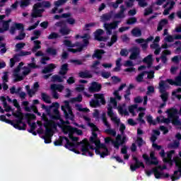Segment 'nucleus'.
Listing matches in <instances>:
<instances>
[{"label":"nucleus","mask_w":181,"mask_h":181,"mask_svg":"<svg viewBox=\"0 0 181 181\" xmlns=\"http://www.w3.org/2000/svg\"><path fill=\"white\" fill-rule=\"evenodd\" d=\"M83 119L92 129V136L90 137V141H88L87 139H84L80 142L71 143L66 137H64L62 139L54 141V145L56 146L62 145V141H65V148L69 151H72L74 153H77L78 155L81 153V155H85L86 156H93V153L90 152V149H94V146H93L91 144H95V153L97 155H100V158L107 156V155H108V150L104 144H101L100 139L97 137L98 134H100L98 127L94 124L90 122L91 119L88 116H83Z\"/></svg>","instance_id":"obj_1"},{"label":"nucleus","mask_w":181,"mask_h":181,"mask_svg":"<svg viewBox=\"0 0 181 181\" xmlns=\"http://www.w3.org/2000/svg\"><path fill=\"white\" fill-rule=\"evenodd\" d=\"M46 123L44 127L46 129L45 135L44 136L45 143L50 144L52 142L51 138L53 136V132L56 129V127H60L62 128L64 134H68L70 139L73 141L72 144L78 143V137H76L73 136V134H77V135H83V132L80 129H77L76 128H71V127L66 124L63 120L59 119L60 124H57L55 122L53 121H47L45 119Z\"/></svg>","instance_id":"obj_2"},{"label":"nucleus","mask_w":181,"mask_h":181,"mask_svg":"<svg viewBox=\"0 0 181 181\" xmlns=\"http://www.w3.org/2000/svg\"><path fill=\"white\" fill-rule=\"evenodd\" d=\"M83 39V43L81 44L80 42H76V44L71 43V41L69 40H64L63 42L64 46H66V47H77V49H73V48H69L68 51L71 52L72 53H77V52H81L83 50V48L85 47V46H87L88 45V39H90V35L85 34L84 36H80L79 35H77L75 36V39Z\"/></svg>","instance_id":"obj_3"},{"label":"nucleus","mask_w":181,"mask_h":181,"mask_svg":"<svg viewBox=\"0 0 181 181\" xmlns=\"http://www.w3.org/2000/svg\"><path fill=\"white\" fill-rule=\"evenodd\" d=\"M13 104L16 108H17V112H13L12 114L13 117L16 118H18V120H16L15 122H12L11 120L8 121V124H11L14 127V128H16V129H25V123L22 122V119H23V115L21 112V106H19V103H18V100L16 99L13 100Z\"/></svg>","instance_id":"obj_4"},{"label":"nucleus","mask_w":181,"mask_h":181,"mask_svg":"<svg viewBox=\"0 0 181 181\" xmlns=\"http://www.w3.org/2000/svg\"><path fill=\"white\" fill-rule=\"evenodd\" d=\"M23 66V62H21L13 71V77L16 81H22L26 76L30 74V68ZM23 67V68H22Z\"/></svg>","instance_id":"obj_5"},{"label":"nucleus","mask_w":181,"mask_h":181,"mask_svg":"<svg viewBox=\"0 0 181 181\" xmlns=\"http://www.w3.org/2000/svg\"><path fill=\"white\" fill-rule=\"evenodd\" d=\"M50 6L51 4L49 1L35 4L31 13L30 23H33V19H35V18H40L42 16V13L45 12V9H43V8H50Z\"/></svg>","instance_id":"obj_6"},{"label":"nucleus","mask_w":181,"mask_h":181,"mask_svg":"<svg viewBox=\"0 0 181 181\" xmlns=\"http://www.w3.org/2000/svg\"><path fill=\"white\" fill-rule=\"evenodd\" d=\"M173 160L175 163L176 170L174 172L173 175L171 177L173 181L177 180L181 176V158L180 157H174Z\"/></svg>","instance_id":"obj_7"},{"label":"nucleus","mask_w":181,"mask_h":181,"mask_svg":"<svg viewBox=\"0 0 181 181\" xmlns=\"http://www.w3.org/2000/svg\"><path fill=\"white\" fill-rule=\"evenodd\" d=\"M143 158L146 165H153L154 166H158V165H159V160H158V158L155 156V153L153 151L150 153V157L146 154H143Z\"/></svg>","instance_id":"obj_8"},{"label":"nucleus","mask_w":181,"mask_h":181,"mask_svg":"<svg viewBox=\"0 0 181 181\" xmlns=\"http://www.w3.org/2000/svg\"><path fill=\"white\" fill-rule=\"evenodd\" d=\"M64 104V105L62 106V110L64 111L66 118L73 121L74 119V115H73V111H71V108L69 105V101L65 100Z\"/></svg>","instance_id":"obj_9"},{"label":"nucleus","mask_w":181,"mask_h":181,"mask_svg":"<svg viewBox=\"0 0 181 181\" xmlns=\"http://www.w3.org/2000/svg\"><path fill=\"white\" fill-rule=\"evenodd\" d=\"M167 167L166 165H163V167L160 165L156 166L155 168H153V172L154 174V176L156 179H160V177H169V174L168 173H160L159 172V170H165V169H166Z\"/></svg>","instance_id":"obj_10"},{"label":"nucleus","mask_w":181,"mask_h":181,"mask_svg":"<svg viewBox=\"0 0 181 181\" xmlns=\"http://www.w3.org/2000/svg\"><path fill=\"white\" fill-rule=\"evenodd\" d=\"M30 54H32V52H28V51H21L18 54H16L10 59V67H13L15 66V63H18L19 62L20 57L22 56H30Z\"/></svg>","instance_id":"obj_11"},{"label":"nucleus","mask_w":181,"mask_h":181,"mask_svg":"<svg viewBox=\"0 0 181 181\" xmlns=\"http://www.w3.org/2000/svg\"><path fill=\"white\" fill-rule=\"evenodd\" d=\"M129 52L131 53L129 56L130 60H136L141 53V49L138 47H133L129 49Z\"/></svg>","instance_id":"obj_12"},{"label":"nucleus","mask_w":181,"mask_h":181,"mask_svg":"<svg viewBox=\"0 0 181 181\" xmlns=\"http://www.w3.org/2000/svg\"><path fill=\"white\" fill-rule=\"evenodd\" d=\"M107 115L111 119H114V98H110L107 102Z\"/></svg>","instance_id":"obj_13"},{"label":"nucleus","mask_w":181,"mask_h":181,"mask_svg":"<svg viewBox=\"0 0 181 181\" xmlns=\"http://www.w3.org/2000/svg\"><path fill=\"white\" fill-rule=\"evenodd\" d=\"M101 90V84L97 82H92L88 87V93H98Z\"/></svg>","instance_id":"obj_14"},{"label":"nucleus","mask_w":181,"mask_h":181,"mask_svg":"<svg viewBox=\"0 0 181 181\" xmlns=\"http://www.w3.org/2000/svg\"><path fill=\"white\" fill-rule=\"evenodd\" d=\"M16 30H23V24L19 23H13L10 28L9 32L11 35H15Z\"/></svg>","instance_id":"obj_15"},{"label":"nucleus","mask_w":181,"mask_h":181,"mask_svg":"<svg viewBox=\"0 0 181 181\" xmlns=\"http://www.w3.org/2000/svg\"><path fill=\"white\" fill-rule=\"evenodd\" d=\"M166 81L171 86H177L181 87V75L177 76L175 81L173 79H167Z\"/></svg>","instance_id":"obj_16"},{"label":"nucleus","mask_w":181,"mask_h":181,"mask_svg":"<svg viewBox=\"0 0 181 181\" xmlns=\"http://www.w3.org/2000/svg\"><path fill=\"white\" fill-rule=\"evenodd\" d=\"M170 54H172V52H170V50L165 49L162 52L160 59L164 64H166V63H168V57L167 56H169Z\"/></svg>","instance_id":"obj_17"},{"label":"nucleus","mask_w":181,"mask_h":181,"mask_svg":"<svg viewBox=\"0 0 181 181\" xmlns=\"http://www.w3.org/2000/svg\"><path fill=\"white\" fill-rule=\"evenodd\" d=\"M121 138H122L121 134H118L116 137V140L114 143V145H115V148H116L117 149H119L120 145L124 144V143L125 142V137H123V139H121Z\"/></svg>","instance_id":"obj_18"},{"label":"nucleus","mask_w":181,"mask_h":181,"mask_svg":"<svg viewBox=\"0 0 181 181\" xmlns=\"http://www.w3.org/2000/svg\"><path fill=\"white\" fill-rule=\"evenodd\" d=\"M103 35H104V30H103L102 29L96 30L95 32V39L100 42H105V38H104V37H102Z\"/></svg>","instance_id":"obj_19"},{"label":"nucleus","mask_w":181,"mask_h":181,"mask_svg":"<svg viewBox=\"0 0 181 181\" xmlns=\"http://www.w3.org/2000/svg\"><path fill=\"white\" fill-rule=\"evenodd\" d=\"M11 22H12L11 19L2 21V27L0 28V33H4V32H6V30H9V23H11Z\"/></svg>","instance_id":"obj_20"},{"label":"nucleus","mask_w":181,"mask_h":181,"mask_svg":"<svg viewBox=\"0 0 181 181\" xmlns=\"http://www.w3.org/2000/svg\"><path fill=\"white\" fill-rule=\"evenodd\" d=\"M59 107L60 105L59 104V103H54L49 107V110H50L51 108H56L54 109V114L57 115L55 117L57 119H60V115L59 114V110H57L58 108H59Z\"/></svg>","instance_id":"obj_21"},{"label":"nucleus","mask_w":181,"mask_h":181,"mask_svg":"<svg viewBox=\"0 0 181 181\" xmlns=\"http://www.w3.org/2000/svg\"><path fill=\"white\" fill-rule=\"evenodd\" d=\"M125 87H127V83H122L118 88L117 90H115L114 92V95H115V100H121V95H119V91H122V90H124V88H125Z\"/></svg>","instance_id":"obj_22"},{"label":"nucleus","mask_w":181,"mask_h":181,"mask_svg":"<svg viewBox=\"0 0 181 181\" xmlns=\"http://www.w3.org/2000/svg\"><path fill=\"white\" fill-rule=\"evenodd\" d=\"M114 122L119 127V131L121 134H124V131H125V124L121 123V120L117 117H114Z\"/></svg>","instance_id":"obj_23"},{"label":"nucleus","mask_w":181,"mask_h":181,"mask_svg":"<svg viewBox=\"0 0 181 181\" xmlns=\"http://www.w3.org/2000/svg\"><path fill=\"white\" fill-rule=\"evenodd\" d=\"M125 11H127V8H125V6H124V5H122L120 6L119 12L115 16V18L117 19H122V18H125V14H124V12H125Z\"/></svg>","instance_id":"obj_24"},{"label":"nucleus","mask_w":181,"mask_h":181,"mask_svg":"<svg viewBox=\"0 0 181 181\" xmlns=\"http://www.w3.org/2000/svg\"><path fill=\"white\" fill-rule=\"evenodd\" d=\"M51 90L52 91H59L62 93L64 90V86L60 84H52L51 85Z\"/></svg>","instance_id":"obj_25"},{"label":"nucleus","mask_w":181,"mask_h":181,"mask_svg":"<svg viewBox=\"0 0 181 181\" xmlns=\"http://www.w3.org/2000/svg\"><path fill=\"white\" fill-rule=\"evenodd\" d=\"M56 67H57V66H56V64H50L42 70V73L44 74H46L47 73H50L51 71H53V70H54V69H56Z\"/></svg>","instance_id":"obj_26"},{"label":"nucleus","mask_w":181,"mask_h":181,"mask_svg":"<svg viewBox=\"0 0 181 181\" xmlns=\"http://www.w3.org/2000/svg\"><path fill=\"white\" fill-rule=\"evenodd\" d=\"M143 168V169H145V165H144V163L140 162L139 160H136V162L135 163V165H130V169L132 170H136V169L139 168Z\"/></svg>","instance_id":"obj_27"},{"label":"nucleus","mask_w":181,"mask_h":181,"mask_svg":"<svg viewBox=\"0 0 181 181\" xmlns=\"http://www.w3.org/2000/svg\"><path fill=\"white\" fill-rule=\"evenodd\" d=\"M113 13H109L107 14H104L100 17L101 22H108V21H111L113 16Z\"/></svg>","instance_id":"obj_28"},{"label":"nucleus","mask_w":181,"mask_h":181,"mask_svg":"<svg viewBox=\"0 0 181 181\" xmlns=\"http://www.w3.org/2000/svg\"><path fill=\"white\" fill-rule=\"evenodd\" d=\"M168 81H160L159 83L158 88L160 90V93H165L166 92V88L168 87Z\"/></svg>","instance_id":"obj_29"},{"label":"nucleus","mask_w":181,"mask_h":181,"mask_svg":"<svg viewBox=\"0 0 181 181\" xmlns=\"http://www.w3.org/2000/svg\"><path fill=\"white\" fill-rule=\"evenodd\" d=\"M168 113V117L171 119L172 118H175L177 117V110L175 108H171L167 110Z\"/></svg>","instance_id":"obj_30"},{"label":"nucleus","mask_w":181,"mask_h":181,"mask_svg":"<svg viewBox=\"0 0 181 181\" xmlns=\"http://www.w3.org/2000/svg\"><path fill=\"white\" fill-rule=\"evenodd\" d=\"M168 23H169V21H168L167 19L161 20L158 23L157 30L158 32H160V30H162V29H163V28H165V26H166V25H168Z\"/></svg>","instance_id":"obj_31"},{"label":"nucleus","mask_w":181,"mask_h":181,"mask_svg":"<svg viewBox=\"0 0 181 181\" xmlns=\"http://www.w3.org/2000/svg\"><path fill=\"white\" fill-rule=\"evenodd\" d=\"M104 28L107 30V35H111V33H112V29H114V23H105Z\"/></svg>","instance_id":"obj_32"},{"label":"nucleus","mask_w":181,"mask_h":181,"mask_svg":"<svg viewBox=\"0 0 181 181\" xmlns=\"http://www.w3.org/2000/svg\"><path fill=\"white\" fill-rule=\"evenodd\" d=\"M117 110L121 114V115H129V113L127 112V109H125V105H119L117 107Z\"/></svg>","instance_id":"obj_33"},{"label":"nucleus","mask_w":181,"mask_h":181,"mask_svg":"<svg viewBox=\"0 0 181 181\" xmlns=\"http://www.w3.org/2000/svg\"><path fill=\"white\" fill-rule=\"evenodd\" d=\"M1 101H2L3 103V105H4V111H6V112H9V111H12V108H11L9 106H8V105L6 104V98H5V97H1L0 98Z\"/></svg>","instance_id":"obj_34"},{"label":"nucleus","mask_w":181,"mask_h":181,"mask_svg":"<svg viewBox=\"0 0 181 181\" xmlns=\"http://www.w3.org/2000/svg\"><path fill=\"white\" fill-rule=\"evenodd\" d=\"M132 35H133V36H135L136 37H139L142 36V31L141 30V29L135 28L132 30Z\"/></svg>","instance_id":"obj_35"},{"label":"nucleus","mask_w":181,"mask_h":181,"mask_svg":"<svg viewBox=\"0 0 181 181\" xmlns=\"http://www.w3.org/2000/svg\"><path fill=\"white\" fill-rule=\"evenodd\" d=\"M94 98L100 101V103H102L103 105L105 104V99L104 98L103 94H95Z\"/></svg>","instance_id":"obj_36"},{"label":"nucleus","mask_w":181,"mask_h":181,"mask_svg":"<svg viewBox=\"0 0 181 181\" xmlns=\"http://www.w3.org/2000/svg\"><path fill=\"white\" fill-rule=\"evenodd\" d=\"M169 1H171V0H157L156 1V5L160 6V5H163V4H165L163 6V8H165L168 6V5H169L170 4Z\"/></svg>","instance_id":"obj_37"},{"label":"nucleus","mask_w":181,"mask_h":181,"mask_svg":"<svg viewBox=\"0 0 181 181\" xmlns=\"http://www.w3.org/2000/svg\"><path fill=\"white\" fill-rule=\"evenodd\" d=\"M79 77H81V78H91L93 76H91L89 71H85L79 73Z\"/></svg>","instance_id":"obj_38"},{"label":"nucleus","mask_w":181,"mask_h":181,"mask_svg":"<svg viewBox=\"0 0 181 181\" xmlns=\"http://www.w3.org/2000/svg\"><path fill=\"white\" fill-rule=\"evenodd\" d=\"M175 153V151L172 150L167 153V156L166 158H163V162H172V156Z\"/></svg>","instance_id":"obj_39"},{"label":"nucleus","mask_w":181,"mask_h":181,"mask_svg":"<svg viewBox=\"0 0 181 181\" xmlns=\"http://www.w3.org/2000/svg\"><path fill=\"white\" fill-rule=\"evenodd\" d=\"M37 88H39V83L37 82H35L33 85V88L32 90H28V94L32 97L37 91Z\"/></svg>","instance_id":"obj_40"},{"label":"nucleus","mask_w":181,"mask_h":181,"mask_svg":"<svg viewBox=\"0 0 181 181\" xmlns=\"http://www.w3.org/2000/svg\"><path fill=\"white\" fill-rule=\"evenodd\" d=\"M146 73H148V71H144L141 72V74H139L136 77V81H137V83H142V81H144V76H145V74H146Z\"/></svg>","instance_id":"obj_41"},{"label":"nucleus","mask_w":181,"mask_h":181,"mask_svg":"<svg viewBox=\"0 0 181 181\" xmlns=\"http://www.w3.org/2000/svg\"><path fill=\"white\" fill-rule=\"evenodd\" d=\"M68 70H69V65L67 64H64L61 67V69L59 71V74L64 76V74L67 73Z\"/></svg>","instance_id":"obj_42"},{"label":"nucleus","mask_w":181,"mask_h":181,"mask_svg":"<svg viewBox=\"0 0 181 181\" xmlns=\"http://www.w3.org/2000/svg\"><path fill=\"white\" fill-rule=\"evenodd\" d=\"M143 62L148 64V67H151L152 66V54L147 56L146 58L144 59Z\"/></svg>","instance_id":"obj_43"},{"label":"nucleus","mask_w":181,"mask_h":181,"mask_svg":"<svg viewBox=\"0 0 181 181\" xmlns=\"http://www.w3.org/2000/svg\"><path fill=\"white\" fill-rule=\"evenodd\" d=\"M103 54H104V50L98 49L95 51V53L93 55V57H96V59H101Z\"/></svg>","instance_id":"obj_44"},{"label":"nucleus","mask_w":181,"mask_h":181,"mask_svg":"<svg viewBox=\"0 0 181 181\" xmlns=\"http://www.w3.org/2000/svg\"><path fill=\"white\" fill-rule=\"evenodd\" d=\"M76 110L78 111H81L82 112H90V110L86 107H83L81 105H76Z\"/></svg>","instance_id":"obj_45"},{"label":"nucleus","mask_w":181,"mask_h":181,"mask_svg":"<svg viewBox=\"0 0 181 181\" xmlns=\"http://www.w3.org/2000/svg\"><path fill=\"white\" fill-rule=\"evenodd\" d=\"M40 41L39 40H35L34 41V47L33 48V52H36L37 50H39V49H40L42 47L40 46Z\"/></svg>","instance_id":"obj_46"},{"label":"nucleus","mask_w":181,"mask_h":181,"mask_svg":"<svg viewBox=\"0 0 181 181\" xmlns=\"http://www.w3.org/2000/svg\"><path fill=\"white\" fill-rule=\"evenodd\" d=\"M138 4H139V6H140V8H145L146 6H148V0H136Z\"/></svg>","instance_id":"obj_47"},{"label":"nucleus","mask_w":181,"mask_h":181,"mask_svg":"<svg viewBox=\"0 0 181 181\" xmlns=\"http://www.w3.org/2000/svg\"><path fill=\"white\" fill-rule=\"evenodd\" d=\"M122 61V59L121 58H119L116 61V67L114 69L115 71H119V70H121V66H122V64H121Z\"/></svg>","instance_id":"obj_48"},{"label":"nucleus","mask_w":181,"mask_h":181,"mask_svg":"<svg viewBox=\"0 0 181 181\" xmlns=\"http://www.w3.org/2000/svg\"><path fill=\"white\" fill-rule=\"evenodd\" d=\"M138 108V105H132L129 106V112L132 114L133 117H135V110Z\"/></svg>","instance_id":"obj_49"},{"label":"nucleus","mask_w":181,"mask_h":181,"mask_svg":"<svg viewBox=\"0 0 181 181\" xmlns=\"http://www.w3.org/2000/svg\"><path fill=\"white\" fill-rule=\"evenodd\" d=\"M64 78H66V77L59 76V75L52 76L53 81H58V83H62V81H64Z\"/></svg>","instance_id":"obj_50"},{"label":"nucleus","mask_w":181,"mask_h":181,"mask_svg":"<svg viewBox=\"0 0 181 181\" xmlns=\"http://www.w3.org/2000/svg\"><path fill=\"white\" fill-rule=\"evenodd\" d=\"M42 98L45 103H47V104H50L52 103V100H50V97L47 95L46 93H42Z\"/></svg>","instance_id":"obj_51"},{"label":"nucleus","mask_w":181,"mask_h":181,"mask_svg":"<svg viewBox=\"0 0 181 181\" xmlns=\"http://www.w3.org/2000/svg\"><path fill=\"white\" fill-rule=\"evenodd\" d=\"M47 53L51 56H56L57 54V50L54 48L49 47L47 49Z\"/></svg>","instance_id":"obj_52"},{"label":"nucleus","mask_w":181,"mask_h":181,"mask_svg":"<svg viewBox=\"0 0 181 181\" xmlns=\"http://www.w3.org/2000/svg\"><path fill=\"white\" fill-rule=\"evenodd\" d=\"M160 97L163 101L166 103V101H168V98H169V93L168 92H161Z\"/></svg>","instance_id":"obj_53"},{"label":"nucleus","mask_w":181,"mask_h":181,"mask_svg":"<svg viewBox=\"0 0 181 181\" xmlns=\"http://www.w3.org/2000/svg\"><path fill=\"white\" fill-rule=\"evenodd\" d=\"M175 47H176V49H175V52L176 53H180L181 52V42L180 41H176L175 43H174Z\"/></svg>","instance_id":"obj_54"},{"label":"nucleus","mask_w":181,"mask_h":181,"mask_svg":"<svg viewBox=\"0 0 181 181\" xmlns=\"http://www.w3.org/2000/svg\"><path fill=\"white\" fill-rule=\"evenodd\" d=\"M26 45V44H25V42H20L16 45V52H19V50H22V49H23V47H25V46Z\"/></svg>","instance_id":"obj_55"},{"label":"nucleus","mask_w":181,"mask_h":181,"mask_svg":"<svg viewBox=\"0 0 181 181\" xmlns=\"http://www.w3.org/2000/svg\"><path fill=\"white\" fill-rule=\"evenodd\" d=\"M171 122H172V124H173V125H181V122L179 121V116L173 117L171 119Z\"/></svg>","instance_id":"obj_56"},{"label":"nucleus","mask_w":181,"mask_h":181,"mask_svg":"<svg viewBox=\"0 0 181 181\" xmlns=\"http://www.w3.org/2000/svg\"><path fill=\"white\" fill-rule=\"evenodd\" d=\"M84 90H86V87H84V85H78L75 88V91H76L77 93H81L84 91Z\"/></svg>","instance_id":"obj_57"},{"label":"nucleus","mask_w":181,"mask_h":181,"mask_svg":"<svg viewBox=\"0 0 181 181\" xmlns=\"http://www.w3.org/2000/svg\"><path fill=\"white\" fill-rule=\"evenodd\" d=\"M90 105V107H93V108H95L97 107H100V103H98V100H91Z\"/></svg>","instance_id":"obj_58"},{"label":"nucleus","mask_w":181,"mask_h":181,"mask_svg":"<svg viewBox=\"0 0 181 181\" xmlns=\"http://www.w3.org/2000/svg\"><path fill=\"white\" fill-rule=\"evenodd\" d=\"M179 70V66H172L170 71L171 74L175 75L177 73V71Z\"/></svg>","instance_id":"obj_59"},{"label":"nucleus","mask_w":181,"mask_h":181,"mask_svg":"<svg viewBox=\"0 0 181 181\" xmlns=\"http://www.w3.org/2000/svg\"><path fill=\"white\" fill-rule=\"evenodd\" d=\"M59 33H61V35L64 36V35H69V33H70V29H69V28H61L60 30H59Z\"/></svg>","instance_id":"obj_60"},{"label":"nucleus","mask_w":181,"mask_h":181,"mask_svg":"<svg viewBox=\"0 0 181 181\" xmlns=\"http://www.w3.org/2000/svg\"><path fill=\"white\" fill-rule=\"evenodd\" d=\"M68 0H57L54 1L55 6H62V5H64Z\"/></svg>","instance_id":"obj_61"},{"label":"nucleus","mask_w":181,"mask_h":181,"mask_svg":"<svg viewBox=\"0 0 181 181\" xmlns=\"http://www.w3.org/2000/svg\"><path fill=\"white\" fill-rule=\"evenodd\" d=\"M136 143L137 144L138 146L141 148V146H142V144H145V141H144V139H142L141 137H137Z\"/></svg>","instance_id":"obj_62"},{"label":"nucleus","mask_w":181,"mask_h":181,"mask_svg":"<svg viewBox=\"0 0 181 181\" xmlns=\"http://www.w3.org/2000/svg\"><path fill=\"white\" fill-rule=\"evenodd\" d=\"M134 0H129L124 1V4L126 5L127 8H132L134 6Z\"/></svg>","instance_id":"obj_63"},{"label":"nucleus","mask_w":181,"mask_h":181,"mask_svg":"<svg viewBox=\"0 0 181 181\" xmlns=\"http://www.w3.org/2000/svg\"><path fill=\"white\" fill-rule=\"evenodd\" d=\"M165 42H168V43H171L172 42H175V37L172 35H167L165 37Z\"/></svg>","instance_id":"obj_64"}]
</instances>
